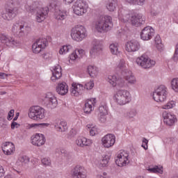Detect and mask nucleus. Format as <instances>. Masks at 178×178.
<instances>
[{"label":"nucleus","instance_id":"nucleus-58","mask_svg":"<svg viewBox=\"0 0 178 178\" xmlns=\"http://www.w3.org/2000/svg\"><path fill=\"white\" fill-rule=\"evenodd\" d=\"M13 116H15V110L12 109L8 112V115L7 117L8 120H12Z\"/></svg>","mask_w":178,"mask_h":178},{"label":"nucleus","instance_id":"nucleus-22","mask_svg":"<svg viewBox=\"0 0 178 178\" xmlns=\"http://www.w3.org/2000/svg\"><path fill=\"white\" fill-rule=\"evenodd\" d=\"M140 42L136 40L128 41L125 44V49L127 52H137L140 49Z\"/></svg>","mask_w":178,"mask_h":178},{"label":"nucleus","instance_id":"nucleus-56","mask_svg":"<svg viewBox=\"0 0 178 178\" xmlns=\"http://www.w3.org/2000/svg\"><path fill=\"white\" fill-rule=\"evenodd\" d=\"M155 47L159 52L163 51V44H162V42L155 44Z\"/></svg>","mask_w":178,"mask_h":178},{"label":"nucleus","instance_id":"nucleus-2","mask_svg":"<svg viewBox=\"0 0 178 178\" xmlns=\"http://www.w3.org/2000/svg\"><path fill=\"white\" fill-rule=\"evenodd\" d=\"M118 17L125 23L127 22H131L132 26H140V24H144V23H145V17L140 15H130L129 11H121V13H119L118 14Z\"/></svg>","mask_w":178,"mask_h":178},{"label":"nucleus","instance_id":"nucleus-57","mask_svg":"<svg viewBox=\"0 0 178 178\" xmlns=\"http://www.w3.org/2000/svg\"><path fill=\"white\" fill-rule=\"evenodd\" d=\"M42 58L43 59H45L46 60H48L49 59H51L52 58V54L50 53H44L42 55Z\"/></svg>","mask_w":178,"mask_h":178},{"label":"nucleus","instance_id":"nucleus-7","mask_svg":"<svg viewBox=\"0 0 178 178\" xmlns=\"http://www.w3.org/2000/svg\"><path fill=\"white\" fill-rule=\"evenodd\" d=\"M114 101L118 105H126L131 101V95L127 90H119L114 95Z\"/></svg>","mask_w":178,"mask_h":178},{"label":"nucleus","instance_id":"nucleus-31","mask_svg":"<svg viewBox=\"0 0 178 178\" xmlns=\"http://www.w3.org/2000/svg\"><path fill=\"white\" fill-rule=\"evenodd\" d=\"M117 69L122 72V74H126L130 70L127 68V64L124 59H121L119 60L118 63L117 64Z\"/></svg>","mask_w":178,"mask_h":178},{"label":"nucleus","instance_id":"nucleus-63","mask_svg":"<svg viewBox=\"0 0 178 178\" xmlns=\"http://www.w3.org/2000/svg\"><path fill=\"white\" fill-rule=\"evenodd\" d=\"M97 178H111V177H109L106 172H103L102 175H98Z\"/></svg>","mask_w":178,"mask_h":178},{"label":"nucleus","instance_id":"nucleus-64","mask_svg":"<svg viewBox=\"0 0 178 178\" xmlns=\"http://www.w3.org/2000/svg\"><path fill=\"white\" fill-rule=\"evenodd\" d=\"M35 178H48V177L45 175H36Z\"/></svg>","mask_w":178,"mask_h":178},{"label":"nucleus","instance_id":"nucleus-4","mask_svg":"<svg viewBox=\"0 0 178 178\" xmlns=\"http://www.w3.org/2000/svg\"><path fill=\"white\" fill-rule=\"evenodd\" d=\"M7 5L9 8L6 9V13H3L1 16L4 20H13V19H15L17 16V13H19V8L16 7L17 5H19V1L16 0H8Z\"/></svg>","mask_w":178,"mask_h":178},{"label":"nucleus","instance_id":"nucleus-48","mask_svg":"<svg viewBox=\"0 0 178 178\" xmlns=\"http://www.w3.org/2000/svg\"><path fill=\"white\" fill-rule=\"evenodd\" d=\"M97 134H98V129H97V127L91 124L90 129V136H97Z\"/></svg>","mask_w":178,"mask_h":178},{"label":"nucleus","instance_id":"nucleus-17","mask_svg":"<svg viewBox=\"0 0 178 178\" xmlns=\"http://www.w3.org/2000/svg\"><path fill=\"white\" fill-rule=\"evenodd\" d=\"M115 143H116V136L112 134H108L102 138V145H103L104 148L113 147Z\"/></svg>","mask_w":178,"mask_h":178},{"label":"nucleus","instance_id":"nucleus-54","mask_svg":"<svg viewBox=\"0 0 178 178\" xmlns=\"http://www.w3.org/2000/svg\"><path fill=\"white\" fill-rule=\"evenodd\" d=\"M142 147L145 150L148 149V140H147L145 138H143Z\"/></svg>","mask_w":178,"mask_h":178},{"label":"nucleus","instance_id":"nucleus-13","mask_svg":"<svg viewBox=\"0 0 178 178\" xmlns=\"http://www.w3.org/2000/svg\"><path fill=\"white\" fill-rule=\"evenodd\" d=\"M48 47V40L47 38H40L33 44L32 51L33 54H40L42 52L45 48Z\"/></svg>","mask_w":178,"mask_h":178},{"label":"nucleus","instance_id":"nucleus-26","mask_svg":"<svg viewBox=\"0 0 178 178\" xmlns=\"http://www.w3.org/2000/svg\"><path fill=\"white\" fill-rule=\"evenodd\" d=\"M107 81L113 87H116V86H120V87H123L124 86V81L122 79H118L115 75H109L107 78Z\"/></svg>","mask_w":178,"mask_h":178},{"label":"nucleus","instance_id":"nucleus-37","mask_svg":"<svg viewBox=\"0 0 178 178\" xmlns=\"http://www.w3.org/2000/svg\"><path fill=\"white\" fill-rule=\"evenodd\" d=\"M118 8V0H111L106 4V9L109 12H115Z\"/></svg>","mask_w":178,"mask_h":178},{"label":"nucleus","instance_id":"nucleus-28","mask_svg":"<svg viewBox=\"0 0 178 178\" xmlns=\"http://www.w3.org/2000/svg\"><path fill=\"white\" fill-rule=\"evenodd\" d=\"M53 124L57 131L63 132L67 130V122H66V121L56 120Z\"/></svg>","mask_w":178,"mask_h":178},{"label":"nucleus","instance_id":"nucleus-3","mask_svg":"<svg viewBox=\"0 0 178 178\" xmlns=\"http://www.w3.org/2000/svg\"><path fill=\"white\" fill-rule=\"evenodd\" d=\"M11 31L14 35L24 37L31 31V26L24 22H18L13 25Z\"/></svg>","mask_w":178,"mask_h":178},{"label":"nucleus","instance_id":"nucleus-8","mask_svg":"<svg viewBox=\"0 0 178 178\" xmlns=\"http://www.w3.org/2000/svg\"><path fill=\"white\" fill-rule=\"evenodd\" d=\"M168 95V88L165 86H159L153 92V99L156 102H165Z\"/></svg>","mask_w":178,"mask_h":178},{"label":"nucleus","instance_id":"nucleus-41","mask_svg":"<svg viewBox=\"0 0 178 178\" xmlns=\"http://www.w3.org/2000/svg\"><path fill=\"white\" fill-rule=\"evenodd\" d=\"M72 48L73 47L70 44L62 46L60 48L58 53L60 55H65V54H67V52L72 51Z\"/></svg>","mask_w":178,"mask_h":178},{"label":"nucleus","instance_id":"nucleus-25","mask_svg":"<svg viewBox=\"0 0 178 178\" xmlns=\"http://www.w3.org/2000/svg\"><path fill=\"white\" fill-rule=\"evenodd\" d=\"M86 55V51L81 49H75L70 55V63L72 62H76L79 60V59H81Z\"/></svg>","mask_w":178,"mask_h":178},{"label":"nucleus","instance_id":"nucleus-44","mask_svg":"<svg viewBox=\"0 0 178 178\" xmlns=\"http://www.w3.org/2000/svg\"><path fill=\"white\" fill-rule=\"evenodd\" d=\"M98 76V68L95 65L90 66V76L95 78Z\"/></svg>","mask_w":178,"mask_h":178},{"label":"nucleus","instance_id":"nucleus-43","mask_svg":"<svg viewBox=\"0 0 178 178\" xmlns=\"http://www.w3.org/2000/svg\"><path fill=\"white\" fill-rule=\"evenodd\" d=\"M110 50L113 55H118L119 54V44L118 43L110 44Z\"/></svg>","mask_w":178,"mask_h":178},{"label":"nucleus","instance_id":"nucleus-11","mask_svg":"<svg viewBox=\"0 0 178 178\" xmlns=\"http://www.w3.org/2000/svg\"><path fill=\"white\" fill-rule=\"evenodd\" d=\"M72 9L74 15H76V16H83V15L87 13L88 4L80 0L76 1L72 6Z\"/></svg>","mask_w":178,"mask_h":178},{"label":"nucleus","instance_id":"nucleus-38","mask_svg":"<svg viewBox=\"0 0 178 178\" xmlns=\"http://www.w3.org/2000/svg\"><path fill=\"white\" fill-rule=\"evenodd\" d=\"M147 170L150 173H159L160 175H162V173H163V167L161 165H155L153 168L149 167Z\"/></svg>","mask_w":178,"mask_h":178},{"label":"nucleus","instance_id":"nucleus-29","mask_svg":"<svg viewBox=\"0 0 178 178\" xmlns=\"http://www.w3.org/2000/svg\"><path fill=\"white\" fill-rule=\"evenodd\" d=\"M56 91L59 95H66L69 92V86L66 82H61L56 86Z\"/></svg>","mask_w":178,"mask_h":178},{"label":"nucleus","instance_id":"nucleus-9","mask_svg":"<svg viewBox=\"0 0 178 178\" xmlns=\"http://www.w3.org/2000/svg\"><path fill=\"white\" fill-rule=\"evenodd\" d=\"M138 66H140L143 69H149L152 66H155V60H151L147 56L142 55L136 60Z\"/></svg>","mask_w":178,"mask_h":178},{"label":"nucleus","instance_id":"nucleus-21","mask_svg":"<svg viewBox=\"0 0 178 178\" xmlns=\"http://www.w3.org/2000/svg\"><path fill=\"white\" fill-rule=\"evenodd\" d=\"M48 15V8H38L36 9L35 20L38 23H41L47 19Z\"/></svg>","mask_w":178,"mask_h":178},{"label":"nucleus","instance_id":"nucleus-53","mask_svg":"<svg viewBox=\"0 0 178 178\" xmlns=\"http://www.w3.org/2000/svg\"><path fill=\"white\" fill-rule=\"evenodd\" d=\"M172 59L175 62H177V60H178V43L175 46V54L172 57Z\"/></svg>","mask_w":178,"mask_h":178},{"label":"nucleus","instance_id":"nucleus-16","mask_svg":"<svg viewBox=\"0 0 178 178\" xmlns=\"http://www.w3.org/2000/svg\"><path fill=\"white\" fill-rule=\"evenodd\" d=\"M0 41L7 47H17L19 44V41L15 40L12 36H9L5 33H1L0 35Z\"/></svg>","mask_w":178,"mask_h":178},{"label":"nucleus","instance_id":"nucleus-60","mask_svg":"<svg viewBox=\"0 0 178 178\" xmlns=\"http://www.w3.org/2000/svg\"><path fill=\"white\" fill-rule=\"evenodd\" d=\"M25 8L27 12H30V13H34L35 12V9L31 6H26Z\"/></svg>","mask_w":178,"mask_h":178},{"label":"nucleus","instance_id":"nucleus-51","mask_svg":"<svg viewBox=\"0 0 178 178\" xmlns=\"http://www.w3.org/2000/svg\"><path fill=\"white\" fill-rule=\"evenodd\" d=\"M106 116H108V114H98L99 122H101V123H106Z\"/></svg>","mask_w":178,"mask_h":178},{"label":"nucleus","instance_id":"nucleus-27","mask_svg":"<svg viewBox=\"0 0 178 178\" xmlns=\"http://www.w3.org/2000/svg\"><path fill=\"white\" fill-rule=\"evenodd\" d=\"M103 45L102 42L94 39L91 42V51L90 54H97V52H99V51H102Z\"/></svg>","mask_w":178,"mask_h":178},{"label":"nucleus","instance_id":"nucleus-32","mask_svg":"<svg viewBox=\"0 0 178 178\" xmlns=\"http://www.w3.org/2000/svg\"><path fill=\"white\" fill-rule=\"evenodd\" d=\"M124 76V79L127 81L129 84H136L137 83V80L136 79V76L131 73V71H128L124 74H122Z\"/></svg>","mask_w":178,"mask_h":178},{"label":"nucleus","instance_id":"nucleus-18","mask_svg":"<svg viewBox=\"0 0 178 178\" xmlns=\"http://www.w3.org/2000/svg\"><path fill=\"white\" fill-rule=\"evenodd\" d=\"M155 34V31L151 26L145 27L140 33V38L143 41H148L154 37Z\"/></svg>","mask_w":178,"mask_h":178},{"label":"nucleus","instance_id":"nucleus-30","mask_svg":"<svg viewBox=\"0 0 178 178\" xmlns=\"http://www.w3.org/2000/svg\"><path fill=\"white\" fill-rule=\"evenodd\" d=\"M2 149L5 155H12L15 152V145L11 142H6L3 144Z\"/></svg>","mask_w":178,"mask_h":178},{"label":"nucleus","instance_id":"nucleus-19","mask_svg":"<svg viewBox=\"0 0 178 178\" xmlns=\"http://www.w3.org/2000/svg\"><path fill=\"white\" fill-rule=\"evenodd\" d=\"M47 139L42 134H35L32 136L31 143L35 147H42L45 144Z\"/></svg>","mask_w":178,"mask_h":178},{"label":"nucleus","instance_id":"nucleus-42","mask_svg":"<svg viewBox=\"0 0 178 178\" xmlns=\"http://www.w3.org/2000/svg\"><path fill=\"white\" fill-rule=\"evenodd\" d=\"M170 87L175 92H178V78H174L171 80Z\"/></svg>","mask_w":178,"mask_h":178},{"label":"nucleus","instance_id":"nucleus-33","mask_svg":"<svg viewBox=\"0 0 178 178\" xmlns=\"http://www.w3.org/2000/svg\"><path fill=\"white\" fill-rule=\"evenodd\" d=\"M75 143L78 147H81V148L88 146L89 144L88 139L83 136L78 137Z\"/></svg>","mask_w":178,"mask_h":178},{"label":"nucleus","instance_id":"nucleus-52","mask_svg":"<svg viewBox=\"0 0 178 178\" xmlns=\"http://www.w3.org/2000/svg\"><path fill=\"white\" fill-rule=\"evenodd\" d=\"M83 111L87 115H88V113H90V103H89L88 99L86 101L85 106L83 107Z\"/></svg>","mask_w":178,"mask_h":178},{"label":"nucleus","instance_id":"nucleus-59","mask_svg":"<svg viewBox=\"0 0 178 178\" xmlns=\"http://www.w3.org/2000/svg\"><path fill=\"white\" fill-rule=\"evenodd\" d=\"M20 127V124L13 121L11 123V129L12 130H15V129H19Z\"/></svg>","mask_w":178,"mask_h":178},{"label":"nucleus","instance_id":"nucleus-45","mask_svg":"<svg viewBox=\"0 0 178 178\" xmlns=\"http://www.w3.org/2000/svg\"><path fill=\"white\" fill-rule=\"evenodd\" d=\"M137 115V111L136 109H131L124 114L125 118L127 119H133Z\"/></svg>","mask_w":178,"mask_h":178},{"label":"nucleus","instance_id":"nucleus-20","mask_svg":"<svg viewBox=\"0 0 178 178\" xmlns=\"http://www.w3.org/2000/svg\"><path fill=\"white\" fill-rule=\"evenodd\" d=\"M163 122L167 126H173V124L177 122L176 115L168 111H164L163 113Z\"/></svg>","mask_w":178,"mask_h":178},{"label":"nucleus","instance_id":"nucleus-61","mask_svg":"<svg viewBox=\"0 0 178 178\" xmlns=\"http://www.w3.org/2000/svg\"><path fill=\"white\" fill-rule=\"evenodd\" d=\"M155 44H161L162 42V39H161V36L159 35H156L154 38Z\"/></svg>","mask_w":178,"mask_h":178},{"label":"nucleus","instance_id":"nucleus-39","mask_svg":"<svg viewBox=\"0 0 178 178\" xmlns=\"http://www.w3.org/2000/svg\"><path fill=\"white\" fill-rule=\"evenodd\" d=\"M98 112V115H108V105H106V103L100 104Z\"/></svg>","mask_w":178,"mask_h":178},{"label":"nucleus","instance_id":"nucleus-1","mask_svg":"<svg viewBox=\"0 0 178 178\" xmlns=\"http://www.w3.org/2000/svg\"><path fill=\"white\" fill-rule=\"evenodd\" d=\"M112 17L102 15L95 22V29L98 33H106L112 29Z\"/></svg>","mask_w":178,"mask_h":178},{"label":"nucleus","instance_id":"nucleus-23","mask_svg":"<svg viewBox=\"0 0 178 178\" xmlns=\"http://www.w3.org/2000/svg\"><path fill=\"white\" fill-rule=\"evenodd\" d=\"M52 76L51 77V81L55 83L57 80H59L62 77V67L59 65H56L51 68Z\"/></svg>","mask_w":178,"mask_h":178},{"label":"nucleus","instance_id":"nucleus-55","mask_svg":"<svg viewBox=\"0 0 178 178\" xmlns=\"http://www.w3.org/2000/svg\"><path fill=\"white\" fill-rule=\"evenodd\" d=\"M77 133H79V130L74 128H72V130L70 131V138H72V137H74L75 136H77Z\"/></svg>","mask_w":178,"mask_h":178},{"label":"nucleus","instance_id":"nucleus-50","mask_svg":"<svg viewBox=\"0 0 178 178\" xmlns=\"http://www.w3.org/2000/svg\"><path fill=\"white\" fill-rule=\"evenodd\" d=\"M92 104L90 105V112H92L94 109H95V106L97 105V98L93 97L90 99Z\"/></svg>","mask_w":178,"mask_h":178},{"label":"nucleus","instance_id":"nucleus-40","mask_svg":"<svg viewBox=\"0 0 178 178\" xmlns=\"http://www.w3.org/2000/svg\"><path fill=\"white\" fill-rule=\"evenodd\" d=\"M109 159H111V156L109 155H104L102 159L100 160L99 166L100 168H105L108 165V163L109 162Z\"/></svg>","mask_w":178,"mask_h":178},{"label":"nucleus","instance_id":"nucleus-12","mask_svg":"<svg viewBox=\"0 0 178 178\" xmlns=\"http://www.w3.org/2000/svg\"><path fill=\"white\" fill-rule=\"evenodd\" d=\"M115 163L120 168H123V166L129 165V163H130V160L129 159V153L124 150H120L118 152L117 156L115 157Z\"/></svg>","mask_w":178,"mask_h":178},{"label":"nucleus","instance_id":"nucleus-49","mask_svg":"<svg viewBox=\"0 0 178 178\" xmlns=\"http://www.w3.org/2000/svg\"><path fill=\"white\" fill-rule=\"evenodd\" d=\"M41 162L44 166H51V159L49 157L42 158Z\"/></svg>","mask_w":178,"mask_h":178},{"label":"nucleus","instance_id":"nucleus-47","mask_svg":"<svg viewBox=\"0 0 178 178\" xmlns=\"http://www.w3.org/2000/svg\"><path fill=\"white\" fill-rule=\"evenodd\" d=\"M60 3L58 0H51L49 3V7L52 9H56Z\"/></svg>","mask_w":178,"mask_h":178},{"label":"nucleus","instance_id":"nucleus-6","mask_svg":"<svg viewBox=\"0 0 178 178\" xmlns=\"http://www.w3.org/2000/svg\"><path fill=\"white\" fill-rule=\"evenodd\" d=\"M45 112L46 111L44 108L40 106H33L29 109L28 116L32 120L38 122L45 119Z\"/></svg>","mask_w":178,"mask_h":178},{"label":"nucleus","instance_id":"nucleus-36","mask_svg":"<svg viewBox=\"0 0 178 178\" xmlns=\"http://www.w3.org/2000/svg\"><path fill=\"white\" fill-rule=\"evenodd\" d=\"M54 16L56 20H65L67 14L65 10H58L55 12Z\"/></svg>","mask_w":178,"mask_h":178},{"label":"nucleus","instance_id":"nucleus-62","mask_svg":"<svg viewBox=\"0 0 178 178\" xmlns=\"http://www.w3.org/2000/svg\"><path fill=\"white\" fill-rule=\"evenodd\" d=\"M136 3H132L133 5H140V6L144 5V2H145V0H136Z\"/></svg>","mask_w":178,"mask_h":178},{"label":"nucleus","instance_id":"nucleus-10","mask_svg":"<svg viewBox=\"0 0 178 178\" xmlns=\"http://www.w3.org/2000/svg\"><path fill=\"white\" fill-rule=\"evenodd\" d=\"M43 102L45 106L49 109H55L58 106V99L52 92L45 94Z\"/></svg>","mask_w":178,"mask_h":178},{"label":"nucleus","instance_id":"nucleus-34","mask_svg":"<svg viewBox=\"0 0 178 178\" xmlns=\"http://www.w3.org/2000/svg\"><path fill=\"white\" fill-rule=\"evenodd\" d=\"M29 163H30V158L27 156H20L17 161V165H18V166L26 167Z\"/></svg>","mask_w":178,"mask_h":178},{"label":"nucleus","instance_id":"nucleus-14","mask_svg":"<svg viewBox=\"0 0 178 178\" xmlns=\"http://www.w3.org/2000/svg\"><path fill=\"white\" fill-rule=\"evenodd\" d=\"M71 177L72 178H87V172L84 167L77 165L70 170Z\"/></svg>","mask_w":178,"mask_h":178},{"label":"nucleus","instance_id":"nucleus-5","mask_svg":"<svg viewBox=\"0 0 178 178\" xmlns=\"http://www.w3.org/2000/svg\"><path fill=\"white\" fill-rule=\"evenodd\" d=\"M87 35V29L82 25H76L71 29V38L77 42L83 41Z\"/></svg>","mask_w":178,"mask_h":178},{"label":"nucleus","instance_id":"nucleus-24","mask_svg":"<svg viewBox=\"0 0 178 178\" xmlns=\"http://www.w3.org/2000/svg\"><path fill=\"white\" fill-rule=\"evenodd\" d=\"M86 55V51L81 49H75L70 55V63L72 62H76L79 60V59H81Z\"/></svg>","mask_w":178,"mask_h":178},{"label":"nucleus","instance_id":"nucleus-46","mask_svg":"<svg viewBox=\"0 0 178 178\" xmlns=\"http://www.w3.org/2000/svg\"><path fill=\"white\" fill-rule=\"evenodd\" d=\"M176 106V102L170 101L166 104L162 106L163 109H172V108H175Z\"/></svg>","mask_w":178,"mask_h":178},{"label":"nucleus","instance_id":"nucleus-35","mask_svg":"<svg viewBox=\"0 0 178 178\" xmlns=\"http://www.w3.org/2000/svg\"><path fill=\"white\" fill-rule=\"evenodd\" d=\"M51 124L49 123H33L28 125L29 129H47L49 127Z\"/></svg>","mask_w":178,"mask_h":178},{"label":"nucleus","instance_id":"nucleus-15","mask_svg":"<svg viewBox=\"0 0 178 178\" xmlns=\"http://www.w3.org/2000/svg\"><path fill=\"white\" fill-rule=\"evenodd\" d=\"M88 84L90 83H86L83 86L80 83H73L70 89L71 95L73 97H79L81 95L84 91V89L86 88V90H88Z\"/></svg>","mask_w":178,"mask_h":178}]
</instances>
